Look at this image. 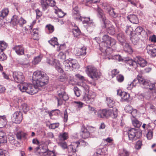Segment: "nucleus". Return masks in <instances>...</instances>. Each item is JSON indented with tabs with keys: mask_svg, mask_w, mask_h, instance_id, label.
I'll return each mask as SVG.
<instances>
[{
	"mask_svg": "<svg viewBox=\"0 0 156 156\" xmlns=\"http://www.w3.org/2000/svg\"><path fill=\"white\" fill-rule=\"evenodd\" d=\"M131 114L132 116L131 117L133 119H134L137 114V111L136 109H133L130 113Z\"/></svg>",
	"mask_w": 156,
	"mask_h": 156,
	"instance_id": "61",
	"label": "nucleus"
},
{
	"mask_svg": "<svg viewBox=\"0 0 156 156\" xmlns=\"http://www.w3.org/2000/svg\"><path fill=\"white\" fill-rule=\"evenodd\" d=\"M132 28L130 26H127L126 28V32L128 34L132 35L133 32Z\"/></svg>",
	"mask_w": 156,
	"mask_h": 156,
	"instance_id": "51",
	"label": "nucleus"
},
{
	"mask_svg": "<svg viewBox=\"0 0 156 156\" xmlns=\"http://www.w3.org/2000/svg\"><path fill=\"white\" fill-rule=\"evenodd\" d=\"M127 18L133 23L137 24L138 22V19L136 16L135 15H130L127 17Z\"/></svg>",
	"mask_w": 156,
	"mask_h": 156,
	"instance_id": "25",
	"label": "nucleus"
},
{
	"mask_svg": "<svg viewBox=\"0 0 156 156\" xmlns=\"http://www.w3.org/2000/svg\"><path fill=\"white\" fill-rule=\"evenodd\" d=\"M112 76L113 77L116 74L119 73V71L117 69H114L112 71Z\"/></svg>",
	"mask_w": 156,
	"mask_h": 156,
	"instance_id": "63",
	"label": "nucleus"
},
{
	"mask_svg": "<svg viewBox=\"0 0 156 156\" xmlns=\"http://www.w3.org/2000/svg\"><path fill=\"white\" fill-rule=\"evenodd\" d=\"M87 48L83 46L80 48H75L74 49V53L77 56H84L86 54Z\"/></svg>",
	"mask_w": 156,
	"mask_h": 156,
	"instance_id": "18",
	"label": "nucleus"
},
{
	"mask_svg": "<svg viewBox=\"0 0 156 156\" xmlns=\"http://www.w3.org/2000/svg\"><path fill=\"white\" fill-rule=\"evenodd\" d=\"M46 28L47 30V32L48 33L50 34L52 33L54 29L53 26L51 25H48L46 26Z\"/></svg>",
	"mask_w": 156,
	"mask_h": 156,
	"instance_id": "46",
	"label": "nucleus"
},
{
	"mask_svg": "<svg viewBox=\"0 0 156 156\" xmlns=\"http://www.w3.org/2000/svg\"><path fill=\"white\" fill-rule=\"evenodd\" d=\"M13 76L15 81L17 82L23 83L24 78L23 73L20 72H15L13 73Z\"/></svg>",
	"mask_w": 156,
	"mask_h": 156,
	"instance_id": "13",
	"label": "nucleus"
},
{
	"mask_svg": "<svg viewBox=\"0 0 156 156\" xmlns=\"http://www.w3.org/2000/svg\"><path fill=\"white\" fill-rule=\"evenodd\" d=\"M89 128V127H85L83 125L82 126L80 135L83 138L86 139L89 137L90 133L88 131Z\"/></svg>",
	"mask_w": 156,
	"mask_h": 156,
	"instance_id": "17",
	"label": "nucleus"
},
{
	"mask_svg": "<svg viewBox=\"0 0 156 156\" xmlns=\"http://www.w3.org/2000/svg\"><path fill=\"white\" fill-rule=\"evenodd\" d=\"M138 82L142 88L148 89V91L144 94L139 93V96L140 95L142 97H145L147 99L153 100L156 98V83L148 82L142 77H139L138 79H135L132 82L128 84L127 85L128 89L131 90L136 85Z\"/></svg>",
	"mask_w": 156,
	"mask_h": 156,
	"instance_id": "2",
	"label": "nucleus"
},
{
	"mask_svg": "<svg viewBox=\"0 0 156 156\" xmlns=\"http://www.w3.org/2000/svg\"><path fill=\"white\" fill-rule=\"evenodd\" d=\"M147 132V133L146 135L147 137L148 140H150L152 138L153 136L152 128Z\"/></svg>",
	"mask_w": 156,
	"mask_h": 156,
	"instance_id": "49",
	"label": "nucleus"
},
{
	"mask_svg": "<svg viewBox=\"0 0 156 156\" xmlns=\"http://www.w3.org/2000/svg\"><path fill=\"white\" fill-rule=\"evenodd\" d=\"M131 119H132V124L134 126L137 127H139L141 126L142 124L141 122L139 121L136 119H135V118L134 119H133L132 118H131Z\"/></svg>",
	"mask_w": 156,
	"mask_h": 156,
	"instance_id": "36",
	"label": "nucleus"
},
{
	"mask_svg": "<svg viewBox=\"0 0 156 156\" xmlns=\"http://www.w3.org/2000/svg\"><path fill=\"white\" fill-rule=\"evenodd\" d=\"M105 27L106 28L107 32L110 34L113 35L115 33V30L114 27L111 24H108L105 22L104 23Z\"/></svg>",
	"mask_w": 156,
	"mask_h": 156,
	"instance_id": "22",
	"label": "nucleus"
},
{
	"mask_svg": "<svg viewBox=\"0 0 156 156\" xmlns=\"http://www.w3.org/2000/svg\"><path fill=\"white\" fill-rule=\"evenodd\" d=\"M74 91L75 95L77 97L80 96L81 93V91L77 87H75L74 88Z\"/></svg>",
	"mask_w": 156,
	"mask_h": 156,
	"instance_id": "55",
	"label": "nucleus"
},
{
	"mask_svg": "<svg viewBox=\"0 0 156 156\" xmlns=\"http://www.w3.org/2000/svg\"><path fill=\"white\" fill-rule=\"evenodd\" d=\"M47 62L49 65L54 66L59 72L62 73L63 69L61 68V65L58 61L56 59L54 56L50 55L47 58Z\"/></svg>",
	"mask_w": 156,
	"mask_h": 156,
	"instance_id": "8",
	"label": "nucleus"
},
{
	"mask_svg": "<svg viewBox=\"0 0 156 156\" xmlns=\"http://www.w3.org/2000/svg\"><path fill=\"white\" fill-rule=\"evenodd\" d=\"M116 79L119 82H121L124 80V77L122 75L119 74L117 76Z\"/></svg>",
	"mask_w": 156,
	"mask_h": 156,
	"instance_id": "60",
	"label": "nucleus"
},
{
	"mask_svg": "<svg viewBox=\"0 0 156 156\" xmlns=\"http://www.w3.org/2000/svg\"><path fill=\"white\" fill-rule=\"evenodd\" d=\"M41 5L43 11L46 10L48 6H54L55 4V2L54 0H41Z\"/></svg>",
	"mask_w": 156,
	"mask_h": 156,
	"instance_id": "11",
	"label": "nucleus"
},
{
	"mask_svg": "<svg viewBox=\"0 0 156 156\" xmlns=\"http://www.w3.org/2000/svg\"><path fill=\"white\" fill-rule=\"evenodd\" d=\"M32 80L34 86L31 84L24 82L18 85V87L22 92H25L29 94H34L38 92V87H41L47 84L48 78L44 72L37 70L34 73Z\"/></svg>",
	"mask_w": 156,
	"mask_h": 156,
	"instance_id": "1",
	"label": "nucleus"
},
{
	"mask_svg": "<svg viewBox=\"0 0 156 156\" xmlns=\"http://www.w3.org/2000/svg\"><path fill=\"white\" fill-rule=\"evenodd\" d=\"M142 145V142L141 141L139 140L137 141L135 145V148L137 149H140Z\"/></svg>",
	"mask_w": 156,
	"mask_h": 156,
	"instance_id": "59",
	"label": "nucleus"
},
{
	"mask_svg": "<svg viewBox=\"0 0 156 156\" xmlns=\"http://www.w3.org/2000/svg\"><path fill=\"white\" fill-rule=\"evenodd\" d=\"M55 12L59 17L62 18L64 16L65 13L61 9H58L56 7H54Z\"/></svg>",
	"mask_w": 156,
	"mask_h": 156,
	"instance_id": "28",
	"label": "nucleus"
},
{
	"mask_svg": "<svg viewBox=\"0 0 156 156\" xmlns=\"http://www.w3.org/2000/svg\"><path fill=\"white\" fill-rule=\"evenodd\" d=\"M152 57H155L156 56V48L154 49L151 51L150 52L148 53Z\"/></svg>",
	"mask_w": 156,
	"mask_h": 156,
	"instance_id": "64",
	"label": "nucleus"
},
{
	"mask_svg": "<svg viewBox=\"0 0 156 156\" xmlns=\"http://www.w3.org/2000/svg\"><path fill=\"white\" fill-rule=\"evenodd\" d=\"M80 143L79 141L73 142L68 147V152L70 155L74 154L77 151V148L78 147Z\"/></svg>",
	"mask_w": 156,
	"mask_h": 156,
	"instance_id": "15",
	"label": "nucleus"
},
{
	"mask_svg": "<svg viewBox=\"0 0 156 156\" xmlns=\"http://www.w3.org/2000/svg\"><path fill=\"white\" fill-rule=\"evenodd\" d=\"M63 68L66 71L78 69L79 68L77 61L75 59L69 58L68 59L64 61L63 62Z\"/></svg>",
	"mask_w": 156,
	"mask_h": 156,
	"instance_id": "6",
	"label": "nucleus"
},
{
	"mask_svg": "<svg viewBox=\"0 0 156 156\" xmlns=\"http://www.w3.org/2000/svg\"><path fill=\"white\" fill-rule=\"evenodd\" d=\"M73 103L75 105V106L79 109L82 108L84 105L83 103L80 101H74Z\"/></svg>",
	"mask_w": 156,
	"mask_h": 156,
	"instance_id": "42",
	"label": "nucleus"
},
{
	"mask_svg": "<svg viewBox=\"0 0 156 156\" xmlns=\"http://www.w3.org/2000/svg\"><path fill=\"white\" fill-rule=\"evenodd\" d=\"M117 94L121 97L122 101H127L130 97L129 94L125 92H122L121 90H117Z\"/></svg>",
	"mask_w": 156,
	"mask_h": 156,
	"instance_id": "19",
	"label": "nucleus"
},
{
	"mask_svg": "<svg viewBox=\"0 0 156 156\" xmlns=\"http://www.w3.org/2000/svg\"><path fill=\"white\" fill-rule=\"evenodd\" d=\"M154 45H148L147 47V50L148 53L150 52L151 51L155 49L153 48Z\"/></svg>",
	"mask_w": 156,
	"mask_h": 156,
	"instance_id": "62",
	"label": "nucleus"
},
{
	"mask_svg": "<svg viewBox=\"0 0 156 156\" xmlns=\"http://www.w3.org/2000/svg\"><path fill=\"white\" fill-rule=\"evenodd\" d=\"M111 110L103 109L99 110L97 113L98 116L100 118H104L108 116L109 113L111 112Z\"/></svg>",
	"mask_w": 156,
	"mask_h": 156,
	"instance_id": "20",
	"label": "nucleus"
},
{
	"mask_svg": "<svg viewBox=\"0 0 156 156\" xmlns=\"http://www.w3.org/2000/svg\"><path fill=\"white\" fill-rule=\"evenodd\" d=\"M117 38L121 44L126 41L125 36L122 32L118 34Z\"/></svg>",
	"mask_w": 156,
	"mask_h": 156,
	"instance_id": "31",
	"label": "nucleus"
},
{
	"mask_svg": "<svg viewBox=\"0 0 156 156\" xmlns=\"http://www.w3.org/2000/svg\"><path fill=\"white\" fill-rule=\"evenodd\" d=\"M97 42L99 46V50L102 53L101 55L104 56L105 59H110L112 49L110 47L115 45L116 44V40L109 37L107 35H105L102 37V41L99 43V38L95 37L94 39Z\"/></svg>",
	"mask_w": 156,
	"mask_h": 156,
	"instance_id": "3",
	"label": "nucleus"
},
{
	"mask_svg": "<svg viewBox=\"0 0 156 156\" xmlns=\"http://www.w3.org/2000/svg\"><path fill=\"white\" fill-rule=\"evenodd\" d=\"M114 58H115L116 60L119 61H127L128 62H129V60H130L129 59V58H122L121 55H119L115 56L114 57ZM127 63L128 64V63Z\"/></svg>",
	"mask_w": 156,
	"mask_h": 156,
	"instance_id": "44",
	"label": "nucleus"
},
{
	"mask_svg": "<svg viewBox=\"0 0 156 156\" xmlns=\"http://www.w3.org/2000/svg\"><path fill=\"white\" fill-rule=\"evenodd\" d=\"M58 58L61 60H65L66 58V55L63 52H60L58 55Z\"/></svg>",
	"mask_w": 156,
	"mask_h": 156,
	"instance_id": "50",
	"label": "nucleus"
},
{
	"mask_svg": "<svg viewBox=\"0 0 156 156\" xmlns=\"http://www.w3.org/2000/svg\"><path fill=\"white\" fill-rule=\"evenodd\" d=\"M34 34H33V37L34 40H36V38L38 37V28H34L33 29Z\"/></svg>",
	"mask_w": 156,
	"mask_h": 156,
	"instance_id": "48",
	"label": "nucleus"
},
{
	"mask_svg": "<svg viewBox=\"0 0 156 156\" xmlns=\"http://www.w3.org/2000/svg\"><path fill=\"white\" fill-rule=\"evenodd\" d=\"M66 48V45L65 43L60 44V45L58 44V46H57L56 50L59 51L61 50L64 49Z\"/></svg>",
	"mask_w": 156,
	"mask_h": 156,
	"instance_id": "56",
	"label": "nucleus"
},
{
	"mask_svg": "<svg viewBox=\"0 0 156 156\" xmlns=\"http://www.w3.org/2000/svg\"><path fill=\"white\" fill-rule=\"evenodd\" d=\"M58 95L60 99L57 98L58 102V105H60L62 103V100L64 101H66L69 99L68 95L63 90L61 92H58Z\"/></svg>",
	"mask_w": 156,
	"mask_h": 156,
	"instance_id": "16",
	"label": "nucleus"
},
{
	"mask_svg": "<svg viewBox=\"0 0 156 156\" xmlns=\"http://www.w3.org/2000/svg\"><path fill=\"white\" fill-rule=\"evenodd\" d=\"M11 22L14 25L19 24L21 27L26 23L27 21L22 17L14 15L11 18Z\"/></svg>",
	"mask_w": 156,
	"mask_h": 156,
	"instance_id": "10",
	"label": "nucleus"
},
{
	"mask_svg": "<svg viewBox=\"0 0 156 156\" xmlns=\"http://www.w3.org/2000/svg\"><path fill=\"white\" fill-rule=\"evenodd\" d=\"M59 124L58 122L51 124L49 126V128L51 129H54L59 126Z\"/></svg>",
	"mask_w": 156,
	"mask_h": 156,
	"instance_id": "52",
	"label": "nucleus"
},
{
	"mask_svg": "<svg viewBox=\"0 0 156 156\" xmlns=\"http://www.w3.org/2000/svg\"><path fill=\"white\" fill-rule=\"evenodd\" d=\"M73 16L75 20L79 21H82V23H84L86 22L85 21V19L87 17L80 16L79 12L76 13V12L75 11L73 13Z\"/></svg>",
	"mask_w": 156,
	"mask_h": 156,
	"instance_id": "23",
	"label": "nucleus"
},
{
	"mask_svg": "<svg viewBox=\"0 0 156 156\" xmlns=\"http://www.w3.org/2000/svg\"><path fill=\"white\" fill-rule=\"evenodd\" d=\"M132 107L129 105L126 106L125 108V110L126 112L130 113L131 111L133 110Z\"/></svg>",
	"mask_w": 156,
	"mask_h": 156,
	"instance_id": "57",
	"label": "nucleus"
},
{
	"mask_svg": "<svg viewBox=\"0 0 156 156\" xmlns=\"http://www.w3.org/2000/svg\"><path fill=\"white\" fill-rule=\"evenodd\" d=\"M45 156H56L54 151H46L42 152Z\"/></svg>",
	"mask_w": 156,
	"mask_h": 156,
	"instance_id": "45",
	"label": "nucleus"
},
{
	"mask_svg": "<svg viewBox=\"0 0 156 156\" xmlns=\"http://www.w3.org/2000/svg\"><path fill=\"white\" fill-rule=\"evenodd\" d=\"M137 62L132 59L129 60L128 64L129 66H132L136 69L138 65L141 67H144L147 65V61L141 57L138 56L136 57Z\"/></svg>",
	"mask_w": 156,
	"mask_h": 156,
	"instance_id": "7",
	"label": "nucleus"
},
{
	"mask_svg": "<svg viewBox=\"0 0 156 156\" xmlns=\"http://www.w3.org/2000/svg\"><path fill=\"white\" fill-rule=\"evenodd\" d=\"M85 90L86 92L83 96L82 100L87 104H92L94 101L96 97L95 93L89 90V87L86 83L82 82L79 84Z\"/></svg>",
	"mask_w": 156,
	"mask_h": 156,
	"instance_id": "4",
	"label": "nucleus"
},
{
	"mask_svg": "<svg viewBox=\"0 0 156 156\" xmlns=\"http://www.w3.org/2000/svg\"><path fill=\"white\" fill-rule=\"evenodd\" d=\"M0 120V127H5L7 123V120L5 116H2V118Z\"/></svg>",
	"mask_w": 156,
	"mask_h": 156,
	"instance_id": "37",
	"label": "nucleus"
},
{
	"mask_svg": "<svg viewBox=\"0 0 156 156\" xmlns=\"http://www.w3.org/2000/svg\"><path fill=\"white\" fill-rule=\"evenodd\" d=\"M72 25L74 27H75V28H73L72 29V32L75 37H78L80 34V32L78 28V27L76 26L75 24L73 23L72 24Z\"/></svg>",
	"mask_w": 156,
	"mask_h": 156,
	"instance_id": "30",
	"label": "nucleus"
},
{
	"mask_svg": "<svg viewBox=\"0 0 156 156\" xmlns=\"http://www.w3.org/2000/svg\"><path fill=\"white\" fill-rule=\"evenodd\" d=\"M12 121L16 123H20L23 119V114L20 111H16L15 112L12 117Z\"/></svg>",
	"mask_w": 156,
	"mask_h": 156,
	"instance_id": "12",
	"label": "nucleus"
},
{
	"mask_svg": "<svg viewBox=\"0 0 156 156\" xmlns=\"http://www.w3.org/2000/svg\"><path fill=\"white\" fill-rule=\"evenodd\" d=\"M105 9L107 10L109 14L113 17H115L117 16V14L114 11V9L111 8L109 6H107Z\"/></svg>",
	"mask_w": 156,
	"mask_h": 156,
	"instance_id": "29",
	"label": "nucleus"
},
{
	"mask_svg": "<svg viewBox=\"0 0 156 156\" xmlns=\"http://www.w3.org/2000/svg\"><path fill=\"white\" fill-rule=\"evenodd\" d=\"M9 12L8 8H5L3 9L0 12V20L3 19L4 17L7 16Z\"/></svg>",
	"mask_w": 156,
	"mask_h": 156,
	"instance_id": "26",
	"label": "nucleus"
},
{
	"mask_svg": "<svg viewBox=\"0 0 156 156\" xmlns=\"http://www.w3.org/2000/svg\"><path fill=\"white\" fill-rule=\"evenodd\" d=\"M7 44L4 41H0V51L2 52L6 49Z\"/></svg>",
	"mask_w": 156,
	"mask_h": 156,
	"instance_id": "39",
	"label": "nucleus"
},
{
	"mask_svg": "<svg viewBox=\"0 0 156 156\" xmlns=\"http://www.w3.org/2000/svg\"><path fill=\"white\" fill-rule=\"evenodd\" d=\"M85 71L88 76L94 80H98L101 75L100 71L97 70L95 67L91 66H87Z\"/></svg>",
	"mask_w": 156,
	"mask_h": 156,
	"instance_id": "5",
	"label": "nucleus"
},
{
	"mask_svg": "<svg viewBox=\"0 0 156 156\" xmlns=\"http://www.w3.org/2000/svg\"><path fill=\"white\" fill-rule=\"evenodd\" d=\"M123 47V49L126 52L129 54H131L133 52V50L129 44L126 41L121 44Z\"/></svg>",
	"mask_w": 156,
	"mask_h": 156,
	"instance_id": "24",
	"label": "nucleus"
},
{
	"mask_svg": "<svg viewBox=\"0 0 156 156\" xmlns=\"http://www.w3.org/2000/svg\"><path fill=\"white\" fill-rule=\"evenodd\" d=\"M58 144L63 149H65L67 147V144L66 142H59Z\"/></svg>",
	"mask_w": 156,
	"mask_h": 156,
	"instance_id": "54",
	"label": "nucleus"
},
{
	"mask_svg": "<svg viewBox=\"0 0 156 156\" xmlns=\"http://www.w3.org/2000/svg\"><path fill=\"white\" fill-rule=\"evenodd\" d=\"M58 137L60 140L64 141L68 138V133L65 132L60 133Z\"/></svg>",
	"mask_w": 156,
	"mask_h": 156,
	"instance_id": "35",
	"label": "nucleus"
},
{
	"mask_svg": "<svg viewBox=\"0 0 156 156\" xmlns=\"http://www.w3.org/2000/svg\"><path fill=\"white\" fill-rule=\"evenodd\" d=\"M129 154V152L126 149L123 148L119 151V156H128Z\"/></svg>",
	"mask_w": 156,
	"mask_h": 156,
	"instance_id": "34",
	"label": "nucleus"
},
{
	"mask_svg": "<svg viewBox=\"0 0 156 156\" xmlns=\"http://www.w3.org/2000/svg\"><path fill=\"white\" fill-rule=\"evenodd\" d=\"M27 134L22 131H18L17 133L16 136L18 139L20 140L22 138H25Z\"/></svg>",
	"mask_w": 156,
	"mask_h": 156,
	"instance_id": "38",
	"label": "nucleus"
},
{
	"mask_svg": "<svg viewBox=\"0 0 156 156\" xmlns=\"http://www.w3.org/2000/svg\"><path fill=\"white\" fill-rule=\"evenodd\" d=\"M85 21H86L83 24H87L86 25V29L87 30V31L90 32L93 31L95 27V25L94 23L93 22V21L92 20H90L89 17H87L85 19Z\"/></svg>",
	"mask_w": 156,
	"mask_h": 156,
	"instance_id": "14",
	"label": "nucleus"
},
{
	"mask_svg": "<svg viewBox=\"0 0 156 156\" xmlns=\"http://www.w3.org/2000/svg\"><path fill=\"white\" fill-rule=\"evenodd\" d=\"M49 43L54 47L58 46V43L57 42V38L56 37H54L51 39L50 40L48 41Z\"/></svg>",
	"mask_w": 156,
	"mask_h": 156,
	"instance_id": "33",
	"label": "nucleus"
},
{
	"mask_svg": "<svg viewBox=\"0 0 156 156\" xmlns=\"http://www.w3.org/2000/svg\"><path fill=\"white\" fill-rule=\"evenodd\" d=\"M142 30L143 28L140 27H138L136 29L135 32L136 34L140 35Z\"/></svg>",
	"mask_w": 156,
	"mask_h": 156,
	"instance_id": "58",
	"label": "nucleus"
},
{
	"mask_svg": "<svg viewBox=\"0 0 156 156\" xmlns=\"http://www.w3.org/2000/svg\"><path fill=\"white\" fill-rule=\"evenodd\" d=\"M111 110V112L109 113V115L108 116H110L112 118H115L118 115L117 109L116 108H114L112 109H109Z\"/></svg>",
	"mask_w": 156,
	"mask_h": 156,
	"instance_id": "32",
	"label": "nucleus"
},
{
	"mask_svg": "<svg viewBox=\"0 0 156 156\" xmlns=\"http://www.w3.org/2000/svg\"><path fill=\"white\" fill-rule=\"evenodd\" d=\"M128 134L129 140L132 141L140 138L142 136L141 132L135 128L129 129Z\"/></svg>",
	"mask_w": 156,
	"mask_h": 156,
	"instance_id": "9",
	"label": "nucleus"
},
{
	"mask_svg": "<svg viewBox=\"0 0 156 156\" xmlns=\"http://www.w3.org/2000/svg\"><path fill=\"white\" fill-rule=\"evenodd\" d=\"M107 105L110 108H113L114 106L115 101L111 98H107Z\"/></svg>",
	"mask_w": 156,
	"mask_h": 156,
	"instance_id": "40",
	"label": "nucleus"
},
{
	"mask_svg": "<svg viewBox=\"0 0 156 156\" xmlns=\"http://www.w3.org/2000/svg\"><path fill=\"white\" fill-rule=\"evenodd\" d=\"M16 54L19 55H22L24 53V49L22 45H16L13 48Z\"/></svg>",
	"mask_w": 156,
	"mask_h": 156,
	"instance_id": "21",
	"label": "nucleus"
},
{
	"mask_svg": "<svg viewBox=\"0 0 156 156\" xmlns=\"http://www.w3.org/2000/svg\"><path fill=\"white\" fill-rule=\"evenodd\" d=\"M142 127L143 129L145 131H148L152 128L151 126L150 123H148L147 124L144 123L142 125Z\"/></svg>",
	"mask_w": 156,
	"mask_h": 156,
	"instance_id": "47",
	"label": "nucleus"
},
{
	"mask_svg": "<svg viewBox=\"0 0 156 156\" xmlns=\"http://www.w3.org/2000/svg\"><path fill=\"white\" fill-rule=\"evenodd\" d=\"M20 108L21 110L25 113H26L29 110V107L26 103H24L22 105Z\"/></svg>",
	"mask_w": 156,
	"mask_h": 156,
	"instance_id": "43",
	"label": "nucleus"
},
{
	"mask_svg": "<svg viewBox=\"0 0 156 156\" xmlns=\"http://www.w3.org/2000/svg\"><path fill=\"white\" fill-rule=\"evenodd\" d=\"M42 58V56L41 55L35 57L32 62V64L34 65L38 64L41 61Z\"/></svg>",
	"mask_w": 156,
	"mask_h": 156,
	"instance_id": "41",
	"label": "nucleus"
},
{
	"mask_svg": "<svg viewBox=\"0 0 156 156\" xmlns=\"http://www.w3.org/2000/svg\"><path fill=\"white\" fill-rule=\"evenodd\" d=\"M68 77L67 76L64 74L61 75L59 77V80L61 82H64L66 81Z\"/></svg>",
	"mask_w": 156,
	"mask_h": 156,
	"instance_id": "53",
	"label": "nucleus"
},
{
	"mask_svg": "<svg viewBox=\"0 0 156 156\" xmlns=\"http://www.w3.org/2000/svg\"><path fill=\"white\" fill-rule=\"evenodd\" d=\"M97 11L98 17L101 18L103 21L104 23H105V20H106V17L103 11L100 8H98Z\"/></svg>",
	"mask_w": 156,
	"mask_h": 156,
	"instance_id": "27",
	"label": "nucleus"
}]
</instances>
